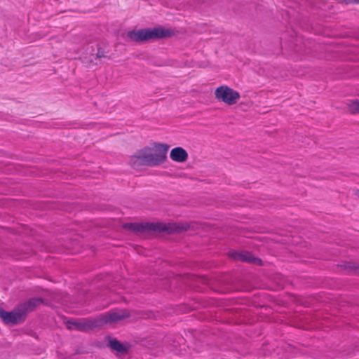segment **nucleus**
<instances>
[{
  "label": "nucleus",
  "instance_id": "nucleus-2",
  "mask_svg": "<svg viewBox=\"0 0 359 359\" xmlns=\"http://www.w3.org/2000/svg\"><path fill=\"white\" fill-rule=\"evenodd\" d=\"M174 34L172 29L161 27L154 29H140L128 32V37L133 41H143L150 39L171 37Z\"/></svg>",
  "mask_w": 359,
  "mask_h": 359
},
{
  "label": "nucleus",
  "instance_id": "nucleus-1",
  "mask_svg": "<svg viewBox=\"0 0 359 359\" xmlns=\"http://www.w3.org/2000/svg\"><path fill=\"white\" fill-rule=\"evenodd\" d=\"M169 148L167 144L154 143L151 147H144L131 156L130 163L134 168L140 165H158L166 160Z\"/></svg>",
  "mask_w": 359,
  "mask_h": 359
},
{
  "label": "nucleus",
  "instance_id": "nucleus-9",
  "mask_svg": "<svg viewBox=\"0 0 359 359\" xmlns=\"http://www.w3.org/2000/svg\"><path fill=\"white\" fill-rule=\"evenodd\" d=\"M347 106L350 112L353 114H359V100H351L348 103Z\"/></svg>",
  "mask_w": 359,
  "mask_h": 359
},
{
  "label": "nucleus",
  "instance_id": "nucleus-4",
  "mask_svg": "<svg viewBox=\"0 0 359 359\" xmlns=\"http://www.w3.org/2000/svg\"><path fill=\"white\" fill-rule=\"evenodd\" d=\"M215 98L227 105H233L240 100L239 93L227 86H221L215 90Z\"/></svg>",
  "mask_w": 359,
  "mask_h": 359
},
{
  "label": "nucleus",
  "instance_id": "nucleus-8",
  "mask_svg": "<svg viewBox=\"0 0 359 359\" xmlns=\"http://www.w3.org/2000/svg\"><path fill=\"white\" fill-rule=\"evenodd\" d=\"M109 345L111 349L116 351L119 353H125L127 351L126 347H125L124 345H123L121 343H120L116 339H111L109 341Z\"/></svg>",
  "mask_w": 359,
  "mask_h": 359
},
{
  "label": "nucleus",
  "instance_id": "nucleus-10",
  "mask_svg": "<svg viewBox=\"0 0 359 359\" xmlns=\"http://www.w3.org/2000/svg\"><path fill=\"white\" fill-rule=\"evenodd\" d=\"M130 228L131 229H133V231H140L143 230L144 226L142 224H130Z\"/></svg>",
  "mask_w": 359,
  "mask_h": 359
},
{
  "label": "nucleus",
  "instance_id": "nucleus-7",
  "mask_svg": "<svg viewBox=\"0 0 359 359\" xmlns=\"http://www.w3.org/2000/svg\"><path fill=\"white\" fill-rule=\"evenodd\" d=\"M128 317V313L126 311L112 312L104 316V322L106 323H114L122 319L126 318Z\"/></svg>",
  "mask_w": 359,
  "mask_h": 359
},
{
  "label": "nucleus",
  "instance_id": "nucleus-12",
  "mask_svg": "<svg viewBox=\"0 0 359 359\" xmlns=\"http://www.w3.org/2000/svg\"><path fill=\"white\" fill-rule=\"evenodd\" d=\"M151 228H154V229L155 228L153 224H151L149 225V229H151Z\"/></svg>",
  "mask_w": 359,
  "mask_h": 359
},
{
  "label": "nucleus",
  "instance_id": "nucleus-3",
  "mask_svg": "<svg viewBox=\"0 0 359 359\" xmlns=\"http://www.w3.org/2000/svg\"><path fill=\"white\" fill-rule=\"evenodd\" d=\"M42 302L40 298H34L27 302L20 305L11 312L0 310V317L6 323L16 324L20 322L25 313L34 309V308Z\"/></svg>",
  "mask_w": 359,
  "mask_h": 359
},
{
  "label": "nucleus",
  "instance_id": "nucleus-11",
  "mask_svg": "<svg viewBox=\"0 0 359 359\" xmlns=\"http://www.w3.org/2000/svg\"><path fill=\"white\" fill-rule=\"evenodd\" d=\"M355 195H356L358 197H359V190H357V191H355Z\"/></svg>",
  "mask_w": 359,
  "mask_h": 359
},
{
  "label": "nucleus",
  "instance_id": "nucleus-6",
  "mask_svg": "<svg viewBox=\"0 0 359 359\" xmlns=\"http://www.w3.org/2000/svg\"><path fill=\"white\" fill-rule=\"evenodd\" d=\"M170 157L175 162L183 163L187 160L188 154L184 149L177 147L170 151Z\"/></svg>",
  "mask_w": 359,
  "mask_h": 359
},
{
  "label": "nucleus",
  "instance_id": "nucleus-5",
  "mask_svg": "<svg viewBox=\"0 0 359 359\" xmlns=\"http://www.w3.org/2000/svg\"><path fill=\"white\" fill-rule=\"evenodd\" d=\"M230 256L234 259L241 260L249 263H254L260 265L262 264L261 259L255 257L249 252H231Z\"/></svg>",
  "mask_w": 359,
  "mask_h": 359
}]
</instances>
